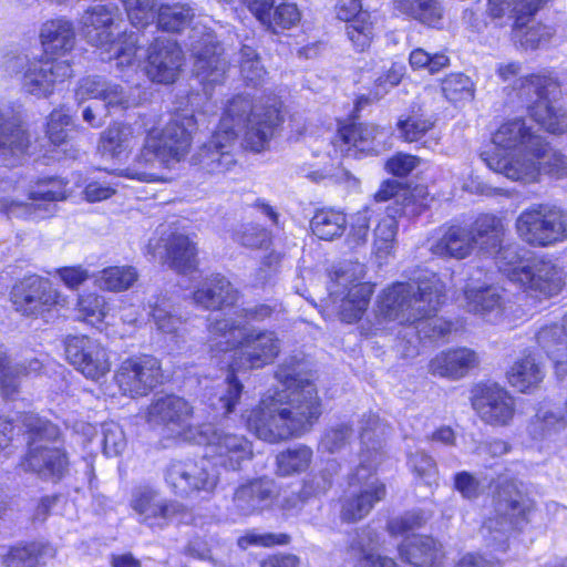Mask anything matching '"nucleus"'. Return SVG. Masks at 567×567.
Segmentation results:
<instances>
[{
	"instance_id": "nucleus-56",
	"label": "nucleus",
	"mask_w": 567,
	"mask_h": 567,
	"mask_svg": "<svg viewBox=\"0 0 567 567\" xmlns=\"http://www.w3.org/2000/svg\"><path fill=\"white\" fill-rule=\"evenodd\" d=\"M239 66L243 79L252 86L262 83L266 70L254 48L243 45L239 51Z\"/></svg>"
},
{
	"instance_id": "nucleus-21",
	"label": "nucleus",
	"mask_w": 567,
	"mask_h": 567,
	"mask_svg": "<svg viewBox=\"0 0 567 567\" xmlns=\"http://www.w3.org/2000/svg\"><path fill=\"white\" fill-rule=\"evenodd\" d=\"M69 197L66 182L62 178L50 177L39 181L31 189L29 198L32 203L11 202L6 206L8 215L14 217L47 218L56 212V202Z\"/></svg>"
},
{
	"instance_id": "nucleus-61",
	"label": "nucleus",
	"mask_w": 567,
	"mask_h": 567,
	"mask_svg": "<svg viewBox=\"0 0 567 567\" xmlns=\"http://www.w3.org/2000/svg\"><path fill=\"white\" fill-rule=\"evenodd\" d=\"M353 437V430L350 425L339 424L328 429L321 441L319 447L323 452L330 454L342 451L348 444H350Z\"/></svg>"
},
{
	"instance_id": "nucleus-20",
	"label": "nucleus",
	"mask_w": 567,
	"mask_h": 567,
	"mask_svg": "<svg viewBox=\"0 0 567 567\" xmlns=\"http://www.w3.org/2000/svg\"><path fill=\"white\" fill-rule=\"evenodd\" d=\"M471 403L481 421L492 426L509 425L516 411L514 398L496 383L477 384Z\"/></svg>"
},
{
	"instance_id": "nucleus-12",
	"label": "nucleus",
	"mask_w": 567,
	"mask_h": 567,
	"mask_svg": "<svg viewBox=\"0 0 567 567\" xmlns=\"http://www.w3.org/2000/svg\"><path fill=\"white\" fill-rule=\"evenodd\" d=\"M522 91L535 96L529 112L539 125L554 134H561L567 130V113L558 105L561 92L555 79L529 75L523 80Z\"/></svg>"
},
{
	"instance_id": "nucleus-37",
	"label": "nucleus",
	"mask_w": 567,
	"mask_h": 567,
	"mask_svg": "<svg viewBox=\"0 0 567 567\" xmlns=\"http://www.w3.org/2000/svg\"><path fill=\"white\" fill-rule=\"evenodd\" d=\"M41 369L42 363L38 359L10 364L7 351L0 343V388L6 396H11L18 391L23 377L35 375Z\"/></svg>"
},
{
	"instance_id": "nucleus-50",
	"label": "nucleus",
	"mask_w": 567,
	"mask_h": 567,
	"mask_svg": "<svg viewBox=\"0 0 567 567\" xmlns=\"http://www.w3.org/2000/svg\"><path fill=\"white\" fill-rule=\"evenodd\" d=\"M379 534L371 526L367 525L357 528L349 535L347 553L357 561L367 556L373 557L379 549Z\"/></svg>"
},
{
	"instance_id": "nucleus-22",
	"label": "nucleus",
	"mask_w": 567,
	"mask_h": 567,
	"mask_svg": "<svg viewBox=\"0 0 567 567\" xmlns=\"http://www.w3.org/2000/svg\"><path fill=\"white\" fill-rule=\"evenodd\" d=\"M159 361L151 355L126 359L115 374L121 391L132 398L146 395L161 382Z\"/></svg>"
},
{
	"instance_id": "nucleus-14",
	"label": "nucleus",
	"mask_w": 567,
	"mask_h": 567,
	"mask_svg": "<svg viewBox=\"0 0 567 567\" xmlns=\"http://www.w3.org/2000/svg\"><path fill=\"white\" fill-rule=\"evenodd\" d=\"M530 504L519 493L505 495L499 493L495 499L493 513L485 519L483 532L495 544L496 550L505 551L508 535L514 529H520L527 523Z\"/></svg>"
},
{
	"instance_id": "nucleus-24",
	"label": "nucleus",
	"mask_w": 567,
	"mask_h": 567,
	"mask_svg": "<svg viewBox=\"0 0 567 567\" xmlns=\"http://www.w3.org/2000/svg\"><path fill=\"white\" fill-rule=\"evenodd\" d=\"M184 64V53L176 41L156 38L147 49L145 65L146 76L155 83H174Z\"/></svg>"
},
{
	"instance_id": "nucleus-60",
	"label": "nucleus",
	"mask_w": 567,
	"mask_h": 567,
	"mask_svg": "<svg viewBox=\"0 0 567 567\" xmlns=\"http://www.w3.org/2000/svg\"><path fill=\"white\" fill-rule=\"evenodd\" d=\"M547 2L548 0H515V6L513 7V29L516 37L523 33L524 29Z\"/></svg>"
},
{
	"instance_id": "nucleus-33",
	"label": "nucleus",
	"mask_w": 567,
	"mask_h": 567,
	"mask_svg": "<svg viewBox=\"0 0 567 567\" xmlns=\"http://www.w3.org/2000/svg\"><path fill=\"white\" fill-rule=\"evenodd\" d=\"M402 559L414 567H440L444 551L442 545L429 536H414L399 546Z\"/></svg>"
},
{
	"instance_id": "nucleus-10",
	"label": "nucleus",
	"mask_w": 567,
	"mask_h": 567,
	"mask_svg": "<svg viewBox=\"0 0 567 567\" xmlns=\"http://www.w3.org/2000/svg\"><path fill=\"white\" fill-rule=\"evenodd\" d=\"M499 269L511 281L536 296H555L564 286L563 270L553 260L544 257L522 261L516 254L515 258H509Z\"/></svg>"
},
{
	"instance_id": "nucleus-44",
	"label": "nucleus",
	"mask_w": 567,
	"mask_h": 567,
	"mask_svg": "<svg viewBox=\"0 0 567 567\" xmlns=\"http://www.w3.org/2000/svg\"><path fill=\"white\" fill-rule=\"evenodd\" d=\"M396 9L430 27H436L443 18L439 0H394Z\"/></svg>"
},
{
	"instance_id": "nucleus-48",
	"label": "nucleus",
	"mask_w": 567,
	"mask_h": 567,
	"mask_svg": "<svg viewBox=\"0 0 567 567\" xmlns=\"http://www.w3.org/2000/svg\"><path fill=\"white\" fill-rule=\"evenodd\" d=\"M148 315L156 329L167 334L177 332L183 322L174 305L165 297H156L148 301Z\"/></svg>"
},
{
	"instance_id": "nucleus-13",
	"label": "nucleus",
	"mask_w": 567,
	"mask_h": 567,
	"mask_svg": "<svg viewBox=\"0 0 567 567\" xmlns=\"http://www.w3.org/2000/svg\"><path fill=\"white\" fill-rule=\"evenodd\" d=\"M193 442L207 446V457L214 462L215 467L219 465L238 471L241 463L252 456L251 444L245 436L217 429L213 424L202 425Z\"/></svg>"
},
{
	"instance_id": "nucleus-49",
	"label": "nucleus",
	"mask_w": 567,
	"mask_h": 567,
	"mask_svg": "<svg viewBox=\"0 0 567 567\" xmlns=\"http://www.w3.org/2000/svg\"><path fill=\"white\" fill-rule=\"evenodd\" d=\"M244 328H239L233 319L220 318L209 319L208 324V342L210 347L217 348L219 351H228L237 348L240 338V332Z\"/></svg>"
},
{
	"instance_id": "nucleus-2",
	"label": "nucleus",
	"mask_w": 567,
	"mask_h": 567,
	"mask_svg": "<svg viewBox=\"0 0 567 567\" xmlns=\"http://www.w3.org/2000/svg\"><path fill=\"white\" fill-rule=\"evenodd\" d=\"M280 122V111L275 103L258 105L247 95H236L227 102L210 140L192 159L209 175L224 174L236 165L231 148L240 133L244 134V147L261 152L268 146Z\"/></svg>"
},
{
	"instance_id": "nucleus-26",
	"label": "nucleus",
	"mask_w": 567,
	"mask_h": 567,
	"mask_svg": "<svg viewBox=\"0 0 567 567\" xmlns=\"http://www.w3.org/2000/svg\"><path fill=\"white\" fill-rule=\"evenodd\" d=\"M276 496L277 489L272 480L252 478L235 488L227 509L234 517H247L270 507Z\"/></svg>"
},
{
	"instance_id": "nucleus-36",
	"label": "nucleus",
	"mask_w": 567,
	"mask_h": 567,
	"mask_svg": "<svg viewBox=\"0 0 567 567\" xmlns=\"http://www.w3.org/2000/svg\"><path fill=\"white\" fill-rule=\"evenodd\" d=\"M29 146L25 132L12 118L0 114V163L16 165Z\"/></svg>"
},
{
	"instance_id": "nucleus-8",
	"label": "nucleus",
	"mask_w": 567,
	"mask_h": 567,
	"mask_svg": "<svg viewBox=\"0 0 567 567\" xmlns=\"http://www.w3.org/2000/svg\"><path fill=\"white\" fill-rule=\"evenodd\" d=\"M118 9L113 4H95L84 11L80 24L86 41L97 48L113 52L116 68L123 70L136 61L137 38L135 33L120 35Z\"/></svg>"
},
{
	"instance_id": "nucleus-19",
	"label": "nucleus",
	"mask_w": 567,
	"mask_h": 567,
	"mask_svg": "<svg viewBox=\"0 0 567 567\" xmlns=\"http://www.w3.org/2000/svg\"><path fill=\"white\" fill-rule=\"evenodd\" d=\"M354 266L343 265L334 271V278L329 287L334 299L341 297L340 316L346 322L359 320L367 310L373 288L368 282L352 284Z\"/></svg>"
},
{
	"instance_id": "nucleus-4",
	"label": "nucleus",
	"mask_w": 567,
	"mask_h": 567,
	"mask_svg": "<svg viewBox=\"0 0 567 567\" xmlns=\"http://www.w3.org/2000/svg\"><path fill=\"white\" fill-rule=\"evenodd\" d=\"M379 430V417L370 414L361 427L360 439L364 446L360 452V463L349 476V487L341 499L340 519L357 523L367 517L375 504L386 495V487L374 473L382 460L381 443L374 440Z\"/></svg>"
},
{
	"instance_id": "nucleus-5",
	"label": "nucleus",
	"mask_w": 567,
	"mask_h": 567,
	"mask_svg": "<svg viewBox=\"0 0 567 567\" xmlns=\"http://www.w3.org/2000/svg\"><path fill=\"white\" fill-rule=\"evenodd\" d=\"M495 146L506 152L485 158L487 166L512 181L533 183L538 178L535 156L544 153V138L533 133L525 122L515 118L502 124L493 135Z\"/></svg>"
},
{
	"instance_id": "nucleus-29",
	"label": "nucleus",
	"mask_w": 567,
	"mask_h": 567,
	"mask_svg": "<svg viewBox=\"0 0 567 567\" xmlns=\"http://www.w3.org/2000/svg\"><path fill=\"white\" fill-rule=\"evenodd\" d=\"M165 250L162 257L164 262L178 274H192L197 269V250L188 236L171 233L161 237Z\"/></svg>"
},
{
	"instance_id": "nucleus-9",
	"label": "nucleus",
	"mask_w": 567,
	"mask_h": 567,
	"mask_svg": "<svg viewBox=\"0 0 567 567\" xmlns=\"http://www.w3.org/2000/svg\"><path fill=\"white\" fill-rule=\"evenodd\" d=\"M517 236L536 248L553 247L567 241V209L553 204H533L515 220Z\"/></svg>"
},
{
	"instance_id": "nucleus-40",
	"label": "nucleus",
	"mask_w": 567,
	"mask_h": 567,
	"mask_svg": "<svg viewBox=\"0 0 567 567\" xmlns=\"http://www.w3.org/2000/svg\"><path fill=\"white\" fill-rule=\"evenodd\" d=\"M133 138L131 125L114 123L102 133L99 150L103 156L121 158L132 146Z\"/></svg>"
},
{
	"instance_id": "nucleus-62",
	"label": "nucleus",
	"mask_w": 567,
	"mask_h": 567,
	"mask_svg": "<svg viewBox=\"0 0 567 567\" xmlns=\"http://www.w3.org/2000/svg\"><path fill=\"white\" fill-rule=\"evenodd\" d=\"M131 23L143 28L155 20V0H122Z\"/></svg>"
},
{
	"instance_id": "nucleus-16",
	"label": "nucleus",
	"mask_w": 567,
	"mask_h": 567,
	"mask_svg": "<svg viewBox=\"0 0 567 567\" xmlns=\"http://www.w3.org/2000/svg\"><path fill=\"white\" fill-rule=\"evenodd\" d=\"M60 292L51 282L37 275L25 276L14 284L10 292L14 310L31 318H47L60 303Z\"/></svg>"
},
{
	"instance_id": "nucleus-39",
	"label": "nucleus",
	"mask_w": 567,
	"mask_h": 567,
	"mask_svg": "<svg viewBox=\"0 0 567 567\" xmlns=\"http://www.w3.org/2000/svg\"><path fill=\"white\" fill-rule=\"evenodd\" d=\"M545 372L533 355L517 360L507 372L508 382L520 392L537 388L544 380Z\"/></svg>"
},
{
	"instance_id": "nucleus-55",
	"label": "nucleus",
	"mask_w": 567,
	"mask_h": 567,
	"mask_svg": "<svg viewBox=\"0 0 567 567\" xmlns=\"http://www.w3.org/2000/svg\"><path fill=\"white\" fill-rule=\"evenodd\" d=\"M432 116L412 113L398 122V131L405 142H417L434 127Z\"/></svg>"
},
{
	"instance_id": "nucleus-64",
	"label": "nucleus",
	"mask_w": 567,
	"mask_h": 567,
	"mask_svg": "<svg viewBox=\"0 0 567 567\" xmlns=\"http://www.w3.org/2000/svg\"><path fill=\"white\" fill-rule=\"evenodd\" d=\"M71 122L72 117L63 107L50 113L47 135L52 144L60 146L66 141L69 136L68 126L71 125Z\"/></svg>"
},
{
	"instance_id": "nucleus-31",
	"label": "nucleus",
	"mask_w": 567,
	"mask_h": 567,
	"mask_svg": "<svg viewBox=\"0 0 567 567\" xmlns=\"http://www.w3.org/2000/svg\"><path fill=\"white\" fill-rule=\"evenodd\" d=\"M475 249L470 227L454 224L440 228V236L431 245L430 250L440 257L463 259Z\"/></svg>"
},
{
	"instance_id": "nucleus-28",
	"label": "nucleus",
	"mask_w": 567,
	"mask_h": 567,
	"mask_svg": "<svg viewBox=\"0 0 567 567\" xmlns=\"http://www.w3.org/2000/svg\"><path fill=\"white\" fill-rule=\"evenodd\" d=\"M478 363L480 359L474 350L465 347L455 348L437 353L430 361L429 371L435 377L460 380Z\"/></svg>"
},
{
	"instance_id": "nucleus-54",
	"label": "nucleus",
	"mask_w": 567,
	"mask_h": 567,
	"mask_svg": "<svg viewBox=\"0 0 567 567\" xmlns=\"http://www.w3.org/2000/svg\"><path fill=\"white\" fill-rule=\"evenodd\" d=\"M394 213L389 212L374 229V250L380 257L389 256L395 246V236L398 233V223Z\"/></svg>"
},
{
	"instance_id": "nucleus-51",
	"label": "nucleus",
	"mask_w": 567,
	"mask_h": 567,
	"mask_svg": "<svg viewBox=\"0 0 567 567\" xmlns=\"http://www.w3.org/2000/svg\"><path fill=\"white\" fill-rule=\"evenodd\" d=\"M443 95L451 103L468 102L474 99L475 84L472 79L463 73L446 75L441 84Z\"/></svg>"
},
{
	"instance_id": "nucleus-11",
	"label": "nucleus",
	"mask_w": 567,
	"mask_h": 567,
	"mask_svg": "<svg viewBox=\"0 0 567 567\" xmlns=\"http://www.w3.org/2000/svg\"><path fill=\"white\" fill-rule=\"evenodd\" d=\"M172 492L181 497L199 493L210 494L219 483V472L208 457L173 460L164 472Z\"/></svg>"
},
{
	"instance_id": "nucleus-42",
	"label": "nucleus",
	"mask_w": 567,
	"mask_h": 567,
	"mask_svg": "<svg viewBox=\"0 0 567 567\" xmlns=\"http://www.w3.org/2000/svg\"><path fill=\"white\" fill-rule=\"evenodd\" d=\"M340 471V464L337 460H328L324 466L310 474L302 483L299 491V497L307 501L311 497L324 495L333 484L334 476Z\"/></svg>"
},
{
	"instance_id": "nucleus-53",
	"label": "nucleus",
	"mask_w": 567,
	"mask_h": 567,
	"mask_svg": "<svg viewBox=\"0 0 567 567\" xmlns=\"http://www.w3.org/2000/svg\"><path fill=\"white\" fill-rule=\"evenodd\" d=\"M193 16V10L185 4L161 6L157 25L164 31L178 32L189 23Z\"/></svg>"
},
{
	"instance_id": "nucleus-1",
	"label": "nucleus",
	"mask_w": 567,
	"mask_h": 567,
	"mask_svg": "<svg viewBox=\"0 0 567 567\" xmlns=\"http://www.w3.org/2000/svg\"><path fill=\"white\" fill-rule=\"evenodd\" d=\"M276 378L284 389L264 398L247 420L248 429L269 443L308 433L321 415L317 388L299 367L285 363Z\"/></svg>"
},
{
	"instance_id": "nucleus-41",
	"label": "nucleus",
	"mask_w": 567,
	"mask_h": 567,
	"mask_svg": "<svg viewBox=\"0 0 567 567\" xmlns=\"http://www.w3.org/2000/svg\"><path fill=\"white\" fill-rule=\"evenodd\" d=\"M466 308L471 312L488 316L498 315L503 306V297L496 287H470L464 289Z\"/></svg>"
},
{
	"instance_id": "nucleus-23",
	"label": "nucleus",
	"mask_w": 567,
	"mask_h": 567,
	"mask_svg": "<svg viewBox=\"0 0 567 567\" xmlns=\"http://www.w3.org/2000/svg\"><path fill=\"white\" fill-rule=\"evenodd\" d=\"M65 355L85 378L99 380L110 371V360L105 348L86 336L69 337L65 341Z\"/></svg>"
},
{
	"instance_id": "nucleus-32",
	"label": "nucleus",
	"mask_w": 567,
	"mask_h": 567,
	"mask_svg": "<svg viewBox=\"0 0 567 567\" xmlns=\"http://www.w3.org/2000/svg\"><path fill=\"white\" fill-rule=\"evenodd\" d=\"M379 127L370 123H353L339 130L340 152L346 156L377 154L374 145Z\"/></svg>"
},
{
	"instance_id": "nucleus-34",
	"label": "nucleus",
	"mask_w": 567,
	"mask_h": 567,
	"mask_svg": "<svg viewBox=\"0 0 567 567\" xmlns=\"http://www.w3.org/2000/svg\"><path fill=\"white\" fill-rule=\"evenodd\" d=\"M131 506L138 514L140 520L151 527L163 526L171 513L169 505L150 486H138L133 491Z\"/></svg>"
},
{
	"instance_id": "nucleus-58",
	"label": "nucleus",
	"mask_w": 567,
	"mask_h": 567,
	"mask_svg": "<svg viewBox=\"0 0 567 567\" xmlns=\"http://www.w3.org/2000/svg\"><path fill=\"white\" fill-rule=\"evenodd\" d=\"M301 13L295 3L284 2L270 12V22L265 27L275 33L290 29L300 22Z\"/></svg>"
},
{
	"instance_id": "nucleus-45",
	"label": "nucleus",
	"mask_w": 567,
	"mask_h": 567,
	"mask_svg": "<svg viewBox=\"0 0 567 567\" xmlns=\"http://www.w3.org/2000/svg\"><path fill=\"white\" fill-rule=\"evenodd\" d=\"M312 457V450L305 444H298L287 449L276 456V473L279 476H290L302 473L310 466Z\"/></svg>"
},
{
	"instance_id": "nucleus-38",
	"label": "nucleus",
	"mask_w": 567,
	"mask_h": 567,
	"mask_svg": "<svg viewBox=\"0 0 567 567\" xmlns=\"http://www.w3.org/2000/svg\"><path fill=\"white\" fill-rule=\"evenodd\" d=\"M55 549L42 542H32L12 547L2 556V567H35L47 558H52Z\"/></svg>"
},
{
	"instance_id": "nucleus-63",
	"label": "nucleus",
	"mask_w": 567,
	"mask_h": 567,
	"mask_svg": "<svg viewBox=\"0 0 567 567\" xmlns=\"http://www.w3.org/2000/svg\"><path fill=\"white\" fill-rule=\"evenodd\" d=\"M409 62L414 70L426 69L431 74H435L450 64V59L444 53L431 54L417 48L410 53Z\"/></svg>"
},
{
	"instance_id": "nucleus-52",
	"label": "nucleus",
	"mask_w": 567,
	"mask_h": 567,
	"mask_svg": "<svg viewBox=\"0 0 567 567\" xmlns=\"http://www.w3.org/2000/svg\"><path fill=\"white\" fill-rule=\"evenodd\" d=\"M346 33L358 51L368 49L374 37V25L370 12H361L357 18L347 21Z\"/></svg>"
},
{
	"instance_id": "nucleus-17",
	"label": "nucleus",
	"mask_w": 567,
	"mask_h": 567,
	"mask_svg": "<svg viewBox=\"0 0 567 567\" xmlns=\"http://www.w3.org/2000/svg\"><path fill=\"white\" fill-rule=\"evenodd\" d=\"M73 75L68 59L43 55L28 63L22 76V89L37 97H48Z\"/></svg>"
},
{
	"instance_id": "nucleus-25",
	"label": "nucleus",
	"mask_w": 567,
	"mask_h": 567,
	"mask_svg": "<svg viewBox=\"0 0 567 567\" xmlns=\"http://www.w3.org/2000/svg\"><path fill=\"white\" fill-rule=\"evenodd\" d=\"M281 342L276 332L270 330L246 329L240 332V340L237 344L236 354L241 363H234L237 368L258 369L262 368L278 357Z\"/></svg>"
},
{
	"instance_id": "nucleus-43",
	"label": "nucleus",
	"mask_w": 567,
	"mask_h": 567,
	"mask_svg": "<svg viewBox=\"0 0 567 567\" xmlns=\"http://www.w3.org/2000/svg\"><path fill=\"white\" fill-rule=\"evenodd\" d=\"M567 426V413L558 406H540L529 424L534 437H544L557 433Z\"/></svg>"
},
{
	"instance_id": "nucleus-6",
	"label": "nucleus",
	"mask_w": 567,
	"mask_h": 567,
	"mask_svg": "<svg viewBox=\"0 0 567 567\" xmlns=\"http://www.w3.org/2000/svg\"><path fill=\"white\" fill-rule=\"evenodd\" d=\"M195 128L193 114H177L162 132H150L134 165L125 169V176L141 182L155 181L157 175L153 169L168 167L188 154Z\"/></svg>"
},
{
	"instance_id": "nucleus-59",
	"label": "nucleus",
	"mask_w": 567,
	"mask_h": 567,
	"mask_svg": "<svg viewBox=\"0 0 567 567\" xmlns=\"http://www.w3.org/2000/svg\"><path fill=\"white\" fill-rule=\"evenodd\" d=\"M538 166V175L540 172L549 174L556 178L567 176V157L558 151L551 150L544 141V153L535 156Z\"/></svg>"
},
{
	"instance_id": "nucleus-18",
	"label": "nucleus",
	"mask_w": 567,
	"mask_h": 567,
	"mask_svg": "<svg viewBox=\"0 0 567 567\" xmlns=\"http://www.w3.org/2000/svg\"><path fill=\"white\" fill-rule=\"evenodd\" d=\"M193 408L186 400L176 395L155 399L148 406L146 420L151 424L163 425L174 436L193 442L199 427L192 425Z\"/></svg>"
},
{
	"instance_id": "nucleus-46",
	"label": "nucleus",
	"mask_w": 567,
	"mask_h": 567,
	"mask_svg": "<svg viewBox=\"0 0 567 567\" xmlns=\"http://www.w3.org/2000/svg\"><path fill=\"white\" fill-rule=\"evenodd\" d=\"M137 279L138 274L134 267L112 266L95 276V284L102 290L121 292L130 289Z\"/></svg>"
},
{
	"instance_id": "nucleus-15",
	"label": "nucleus",
	"mask_w": 567,
	"mask_h": 567,
	"mask_svg": "<svg viewBox=\"0 0 567 567\" xmlns=\"http://www.w3.org/2000/svg\"><path fill=\"white\" fill-rule=\"evenodd\" d=\"M194 60L193 71L203 84H218L225 80L228 62L214 32L206 27H195L189 35Z\"/></svg>"
},
{
	"instance_id": "nucleus-27",
	"label": "nucleus",
	"mask_w": 567,
	"mask_h": 567,
	"mask_svg": "<svg viewBox=\"0 0 567 567\" xmlns=\"http://www.w3.org/2000/svg\"><path fill=\"white\" fill-rule=\"evenodd\" d=\"M475 248L480 247L486 251H497L498 267L509 258L516 257L514 248H502L505 235V226L503 219L494 214H480L470 227Z\"/></svg>"
},
{
	"instance_id": "nucleus-30",
	"label": "nucleus",
	"mask_w": 567,
	"mask_h": 567,
	"mask_svg": "<svg viewBox=\"0 0 567 567\" xmlns=\"http://www.w3.org/2000/svg\"><path fill=\"white\" fill-rule=\"evenodd\" d=\"M40 41L43 47V55L63 56L72 51L75 45V29L72 21L58 18L48 20L41 25Z\"/></svg>"
},
{
	"instance_id": "nucleus-3",
	"label": "nucleus",
	"mask_w": 567,
	"mask_h": 567,
	"mask_svg": "<svg viewBox=\"0 0 567 567\" xmlns=\"http://www.w3.org/2000/svg\"><path fill=\"white\" fill-rule=\"evenodd\" d=\"M444 289L436 276L413 282H396L379 297L378 315L400 323L415 324L420 339H436L451 331V323L436 317Z\"/></svg>"
},
{
	"instance_id": "nucleus-47",
	"label": "nucleus",
	"mask_w": 567,
	"mask_h": 567,
	"mask_svg": "<svg viewBox=\"0 0 567 567\" xmlns=\"http://www.w3.org/2000/svg\"><path fill=\"white\" fill-rule=\"evenodd\" d=\"M346 226V215L334 209H320L310 221L312 233L322 240H333L340 237L344 233Z\"/></svg>"
},
{
	"instance_id": "nucleus-35",
	"label": "nucleus",
	"mask_w": 567,
	"mask_h": 567,
	"mask_svg": "<svg viewBox=\"0 0 567 567\" xmlns=\"http://www.w3.org/2000/svg\"><path fill=\"white\" fill-rule=\"evenodd\" d=\"M193 299L204 309L216 310L235 305L238 300V291L229 280L217 275L198 288Z\"/></svg>"
},
{
	"instance_id": "nucleus-7",
	"label": "nucleus",
	"mask_w": 567,
	"mask_h": 567,
	"mask_svg": "<svg viewBox=\"0 0 567 567\" xmlns=\"http://www.w3.org/2000/svg\"><path fill=\"white\" fill-rule=\"evenodd\" d=\"M28 453L21 462L24 471L42 478H61L68 467V457L61 449L60 430L52 422L34 414L22 417Z\"/></svg>"
},
{
	"instance_id": "nucleus-57",
	"label": "nucleus",
	"mask_w": 567,
	"mask_h": 567,
	"mask_svg": "<svg viewBox=\"0 0 567 567\" xmlns=\"http://www.w3.org/2000/svg\"><path fill=\"white\" fill-rule=\"evenodd\" d=\"M537 342L543 350L553 349L567 350V313L563 317L561 323H554L543 327L537 336Z\"/></svg>"
}]
</instances>
